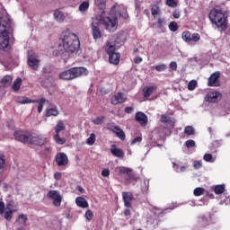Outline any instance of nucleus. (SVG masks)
I'll return each instance as SVG.
<instances>
[{
  "label": "nucleus",
  "mask_w": 230,
  "mask_h": 230,
  "mask_svg": "<svg viewBox=\"0 0 230 230\" xmlns=\"http://www.w3.org/2000/svg\"><path fill=\"white\" fill-rule=\"evenodd\" d=\"M12 82H13V76H12L11 75H6L0 80V93H1V94H5L6 93L4 89H6L7 87H10V85H12Z\"/></svg>",
  "instance_id": "obj_11"
},
{
  "label": "nucleus",
  "mask_w": 230,
  "mask_h": 230,
  "mask_svg": "<svg viewBox=\"0 0 230 230\" xmlns=\"http://www.w3.org/2000/svg\"><path fill=\"white\" fill-rule=\"evenodd\" d=\"M193 167L195 170H199V168H202V163L200 161H194Z\"/></svg>",
  "instance_id": "obj_55"
},
{
  "label": "nucleus",
  "mask_w": 230,
  "mask_h": 230,
  "mask_svg": "<svg viewBox=\"0 0 230 230\" xmlns=\"http://www.w3.org/2000/svg\"><path fill=\"white\" fill-rule=\"evenodd\" d=\"M125 102H127V98L123 96L122 93H118L117 94L113 95L111 99V105L125 103Z\"/></svg>",
  "instance_id": "obj_20"
},
{
  "label": "nucleus",
  "mask_w": 230,
  "mask_h": 230,
  "mask_svg": "<svg viewBox=\"0 0 230 230\" xmlns=\"http://www.w3.org/2000/svg\"><path fill=\"white\" fill-rule=\"evenodd\" d=\"M53 84H55V79L53 76H49V78L42 81V85L46 89H49V87H53Z\"/></svg>",
  "instance_id": "obj_33"
},
{
  "label": "nucleus",
  "mask_w": 230,
  "mask_h": 230,
  "mask_svg": "<svg viewBox=\"0 0 230 230\" xmlns=\"http://www.w3.org/2000/svg\"><path fill=\"white\" fill-rule=\"evenodd\" d=\"M0 215H4V202L0 201Z\"/></svg>",
  "instance_id": "obj_62"
},
{
  "label": "nucleus",
  "mask_w": 230,
  "mask_h": 230,
  "mask_svg": "<svg viewBox=\"0 0 230 230\" xmlns=\"http://www.w3.org/2000/svg\"><path fill=\"white\" fill-rule=\"evenodd\" d=\"M54 18L58 22H62L64 21V13L61 11L56 10L54 12Z\"/></svg>",
  "instance_id": "obj_36"
},
{
  "label": "nucleus",
  "mask_w": 230,
  "mask_h": 230,
  "mask_svg": "<svg viewBox=\"0 0 230 230\" xmlns=\"http://www.w3.org/2000/svg\"><path fill=\"white\" fill-rule=\"evenodd\" d=\"M89 75V70L84 66L71 67L70 69L65 70L58 75L60 80H75V78H80V76H87Z\"/></svg>",
  "instance_id": "obj_5"
},
{
  "label": "nucleus",
  "mask_w": 230,
  "mask_h": 230,
  "mask_svg": "<svg viewBox=\"0 0 230 230\" xmlns=\"http://www.w3.org/2000/svg\"><path fill=\"white\" fill-rule=\"evenodd\" d=\"M4 164H5L4 155H0V170H3V168H4Z\"/></svg>",
  "instance_id": "obj_59"
},
{
  "label": "nucleus",
  "mask_w": 230,
  "mask_h": 230,
  "mask_svg": "<svg viewBox=\"0 0 230 230\" xmlns=\"http://www.w3.org/2000/svg\"><path fill=\"white\" fill-rule=\"evenodd\" d=\"M195 197H200L206 193V190L202 187H198L193 190Z\"/></svg>",
  "instance_id": "obj_39"
},
{
  "label": "nucleus",
  "mask_w": 230,
  "mask_h": 230,
  "mask_svg": "<svg viewBox=\"0 0 230 230\" xmlns=\"http://www.w3.org/2000/svg\"><path fill=\"white\" fill-rule=\"evenodd\" d=\"M185 146L187 148H193L195 146V142L192 139H189L185 142Z\"/></svg>",
  "instance_id": "obj_50"
},
{
  "label": "nucleus",
  "mask_w": 230,
  "mask_h": 230,
  "mask_svg": "<svg viewBox=\"0 0 230 230\" xmlns=\"http://www.w3.org/2000/svg\"><path fill=\"white\" fill-rule=\"evenodd\" d=\"M111 152L114 157H119V159H123V157H125L123 149L116 147V145L111 146Z\"/></svg>",
  "instance_id": "obj_24"
},
{
  "label": "nucleus",
  "mask_w": 230,
  "mask_h": 230,
  "mask_svg": "<svg viewBox=\"0 0 230 230\" xmlns=\"http://www.w3.org/2000/svg\"><path fill=\"white\" fill-rule=\"evenodd\" d=\"M184 134L187 136H193L195 134V128H193L191 126H187L184 128Z\"/></svg>",
  "instance_id": "obj_41"
},
{
  "label": "nucleus",
  "mask_w": 230,
  "mask_h": 230,
  "mask_svg": "<svg viewBox=\"0 0 230 230\" xmlns=\"http://www.w3.org/2000/svg\"><path fill=\"white\" fill-rule=\"evenodd\" d=\"M39 66H40V59H39V56L35 54H31L30 56L31 69H33V71H37L39 69Z\"/></svg>",
  "instance_id": "obj_18"
},
{
  "label": "nucleus",
  "mask_w": 230,
  "mask_h": 230,
  "mask_svg": "<svg viewBox=\"0 0 230 230\" xmlns=\"http://www.w3.org/2000/svg\"><path fill=\"white\" fill-rule=\"evenodd\" d=\"M122 200L124 202L125 208H132V200H134V194L129 191L122 192Z\"/></svg>",
  "instance_id": "obj_14"
},
{
  "label": "nucleus",
  "mask_w": 230,
  "mask_h": 230,
  "mask_svg": "<svg viewBox=\"0 0 230 230\" xmlns=\"http://www.w3.org/2000/svg\"><path fill=\"white\" fill-rule=\"evenodd\" d=\"M84 217L86 218V220H88V222H91V220H93V218H94V214L93 213L92 210H87L84 214Z\"/></svg>",
  "instance_id": "obj_44"
},
{
  "label": "nucleus",
  "mask_w": 230,
  "mask_h": 230,
  "mask_svg": "<svg viewBox=\"0 0 230 230\" xmlns=\"http://www.w3.org/2000/svg\"><path fill=\"white\" fill-rule=\"evenodd\" d=\"M96 143V135L94 133H91L90 137L86 139V144L89 146H93Z\"/></svg>",
  "instance_id": "obj_38"
},
{
  "label": "nucleus",
  "mask_w": 230,
  "mask_h": 230,
  "mask_svg": "<svg viewBox=\"0 0 230 230\" xmlns=\"http://www.w3.org/2000/svg\"><path fill=\"white\" fill-rule=\"evenodd\" d=\"M172 17H173V19H179L181 17V12H179L177 10L173 11Z\"/></svg>",
  "instance_id": "obj_61"
},
{
  "label": "nucleus",
  "mask_w": 230,
  "mask_h": 230,
  "mask_svg": "<svg viewBox=\"0 0 230 230\" xmlns=\"http://www.w3.org/2000/svg\"><path fill=\"white\" fill-rule=\"evenodd\" d=\"M105 50L107 55H109L110 64L118 66V64H119V58H121V54H119V52H116V45L111 41H108Z\"/></svg>",
  "instance_id": "obj_6"
},
{
  "label": "nucleus",
  "mask_w": 230,
  "mask_h": 230,
  "mask_svg": "<svg viewBox=\"0 0 230 230\" xmlns=\"http://www.w3.org/2000/svg\"><path fill=\"white\" fill-rule=\"evenodd\" d=\"M62 48L65 53L62 54L63 60H67L71 57V53H75L80 49V40L78 36L75 33L65 32L63 38L61 39Z\"/></svg>",
  "instance_id": "obj_4"
},
{
  "label": "nucleus",
  "mask_w": 230,
  "mask_h": 230,
  "mask_svg": "<svg viewBox=\"0 0 230 230\" xmlns=\"http://www.w3.org/2000/svg\"><path fill=\"white\" fill-rule=\"evenodd\" d=\"M203 159L206 163H215V158H213V155L211 154H205Z\"/></svg>",
  "instance_id": "obj_43"
},
{
  "label": "nucleus",
  "mask_w": 230,
  "mask_h": 230,
  "mask_svg": "<svg viewBox=\"0 0 230 230\" xmlns=\"http://www.w3.org/2000/svg\"><path fill=\"white\" fill-rule=\"evenodd\" d=\"M107 3V0H95V4L99 10H101L102 13L100 15L99 22L100 24H102V26H105L106 30L108 31H116L118 30V16L116 14V4L113 5L110 11L109 15L105 16V4Z\"/></svg>",
  "instance_id": "obj_1"
},
{
  "label": "nucleus",
  "mask_w": 230,
  "mask_h": 230,
  "mask_svg": "<svg viewBox=\"0 0 230 230\" xmlns=\"http://www.w3.org/2000/svg\"><path fill=\"white\" fill-rule=\"evenodd\" d=\"M4 218H5V220H8V221H10V220H12V218H13V210H12V208H5V212H4Z\"/></svg>",
  "instance_id": "obj_34"
},
{
  "label": "nucleus",
  "mask_w": 230,
  "mask_h": 230,
  "mask_svg": "<svg viewBox=\"0 0 230 230\" xmlns=\"http://www.w3.org/2000/svg\"><path fill=\"white\" fill-rule=\"evenodd\" d=\"M141 62H143V58L137 57L134 58V64H141Z\"/></svg>",
  "instance_id": "obj_64"
},
{
  "label": "nucleus",
  "mask_w": 230,
  "mask_h": 230,
  "mask_svg": "<svg viewBox=\"0 0 230 230\" xmlns=\"http://www.w3.org/2000/svg\"><path fill=\"white\" fill-rule=\"evenodd\" d=\"M124 39H125V37L123 36V32H119L116 35L115 42H117L118 44H121V42H123Z\"/></svg>",
  "instance_id": "obj_47"
},
{
  "label": "nucleus",
  "mask_w": 230,
  "mask_h": 230,
  "mask_svg": "<svg viewBox=\"0 0 230 230\" xmlns=\"http://www.w3.org/2000/svg\"><path fill=\"white\" fill-rule=\"evenodd\" d=\"M200 40V34L195 32L190 37V42H199Z\"/></svg>",
  "instance_id": "obj_48"
},
{
  "label": "nucleus",
  "mask_w": 230,
  "mask_h": 230,
  "mask_svg": "<svg viewBox=\"0 0 230 230\" xmlns=\"http://www.w3.org/2000/svg\"><path fill=\"white\" fill-rule=\"evenodd\" d=\"M30 103H38V112H42V109H44V104L46 103V99L40 98L38 100H30Z\"/></svg>",
  "instance_id": "obj_26"
},
{
  "label": "nucleus",
  "mask_w": 230,
  "mask_h": 230,
  "mask_svg": "<svg viewBox=\"0 0 230 230\" xmlns=\"http://www.w3.org/2000/svg\"><path fill=\"white\" fill-rule=\"evenodd\" d=\"M108 130H111V132H113L119 137V139H121V141H125V131L121 129L119 126L114 125V123L108 124Z\"/></svg>",
  "instance_id": "obj_12"
},
{
  "label": "nucleus",
  "mask_w": 230,
  "mask_h": 230,
  "mask_svg": "<svg viewBox=\"0 0 230 230\" xmlns=\"http://www.w3.org/2000/svg\"><path fill=\"white\" fill-rule=\"evenodd\" d=\"M92 28V35L94 40H98V39H102V31L100 30V24L98 22H93L91 24Z\"/></svg>",
  "instance_id": "obj_19"
},
{
  "label": "nucleus",
  "mask_w": 230,
  "mask_h": 230,
  "mask_svg": "<svg viewBox=\"0 0 230 230\" xmlns=\"http://www.w3.org/2000/svg\"><path fill=\"white\" fill-rule=\"evenodd\" d=\"M14 138L16 141H21V143H30V137L24 134V131H15L14 134Z\"/></svg>",
  "instance_id": "obj_21"
},
{
  "label": "nucleus",
  "mask_w": 230,
  "mask_h": 230,
  "mask_svg": "<svg viewBox=\"0 0 230 230\" xmlns=\"http://www.w3.org/2000/svg\"><path fill=\"white\" fill-rule=\"evenodd\" d=\"M124 111L127 114H132V112H134V108L133 107H126Z\"/></svg>",
  "instance_id": "obj_63"
},
{
  "label": "nucleus",
  "mask_w": 230,
  "mask_h": 230,
  "mask_svg": "<svg viewBox=\"0 0 230 230\" xmlns=\"http://www.w3.org/2000/svg\"><path fill=\"white\" fill-rule=\"evenodd\" d=\"M30 143L31 145H36V146H42L46 143V138L40 136H31Z\"/></svg>",
  "instance_id": "obj_23"
},
{
  "label": "nucleus",
  "mask_w": 230,
  "mask_h": 230,
  "mask_svg": "<svg viewBox=\"0 0 230 230\" xmlns=\"http://www.w3.org/2000/svg\"><path fill=\"white\" fill-rule=\"evenodd\" d=\"M181 38L184 42H191V32L190 31H185L181 33Z\"/></svg>",
  "instance_id": "obj_37"
},
{
  "label": "nucleus",
  "mask_w": 230,
  "mask_h": 230,
  "mask_svg": "<svg viewBox=\"0 0 230 230\" xmlns=\"http://www.w3.org/2000/svg\"><path fill=\"white\" fill-rule=\"evenodd\" d=\"M56 163L58 166H67L69 163V159L67 158V155L65 153H58L56 155Z\"/></svg>",
  "instance_id": "obj_16"
},
{
  "label": "nucleus",
  "mask_w": 230,
  "mask_h": 230,
  "mask_svg": "<svg viewBox=\"0 0 230 230\" xmlns=\"http://www.w3.org/2000/svg\"><path fill=\"white\" fill-rule=\"evenodd\" d=\"M221 97L222 93H220V92H210L205 96V102H208V103H217Z\"/></svg>",
  "instance_id": "obj_15"
},
{
  "label": "nucleus",
  "mask_w": 230,
  "mask_h": 230,
  "mask_svg": "<svg viewBox=\"0 0 230 230\" xmlns=\"http://www.w3.org/2000/svg\"><path fill=\"white\" fill-rule=\"evenodd\" d=\"M160 12L159 6H154L151 8L152 15H158Z\"/></svg>",
  "instance_id": "obj_53"
},
{
  "label": "nucleus",
  "mask_w": 230,
  "mask_h": 230,
  "mask_svg": "<svg viewBox=\"0 0 230 230\" xmlns=\"http://www.w3.org/2000/svg\"><path fill=\"white\" fill-rule=\"evenodd\" d=\"M208 19L211 24L216 26L218 31H226L229 22V11L220 4H216L209 10Z\"/></svg>",
  "instance_id": "obj_2"
},
{
  "label": "nucleus",
  "mask_w": 230,
  "mask_h": 230,
  "mask_svg": "<svg viewBox=\"0 0 230 230\" xmlns=\"http://www.w3.org/2000/svg\"><path fill=\"white\" fill-rule=\"evenodd\" d=\"M143 141V137H135L132 141H131V145H139V143H141Z\"/></svg>",
  "instance_id": "obj_52"
},
{
  "label": "nucleus",
  "mask_w": 230,
  "mask_h": 230,
  "mask_svg": "<svg viewBox=\"0 0 230 230\" xmlns=\"http://www.w3.org/2000/svg\"><path fill=\"white\" fill-rule=\"evenodd\" d=\"M226 191V185H216L214 187V193L216 195H222Z\"/></svg>",
  "instance_id": "obj_35"
},
{
  "label": "nucleus",
  "mask_w": 230,
  "mask_h": 230,
  "mask_svg": "<svg viewBox=\"0 0 230 230\" xmlns=\"http://www.w3.org/2000/svg\"><path fill=\"white\" fill-rule=\"evenodd\" d=\"M154 67L155 71H157L158 73H161L162 71H166V68H167L165 64L156 65Z\"/></svg>",
  "instance_id": "obj_45"
},
{
  "label": "nucleus",
  "mask_w": 230,
  "mask_h": 230,
  "mask_svg": "<svg viewBox=\"0 0 230 230\" xmlns=\"http://www.w3.org/2000/svg\"><path fill=\"white\" fill-rule=\"evenodd\" d=\"M197 226L199 227H208L209 226V220H208V217H200L198 218Z\"/></svg>",
  "instance_id": "obj_32"
},
{
  "label": "nucleus",
  "mask_w": 230,
  "mask_h": 230,
  "mask_svg": "<svg viewBox=\"0 0 230 230\" xmlns=\"http://www.w3.org/2000/svg\"><path fill=\"white\" fill-rule=\"evenodd\" d=\"M167 6H171V8H175L177 6V3L175 0H166Z\"/></svg>",
  "instance_id": "obj_51"
},
{
  "label": "nucleus",
  "mask_w": 230,
  "mask_h": 230,
  "mask_svg": "<svg viewBox=\"0 0 230 230\" xmlns=\"http://www.w3.org/2000/svg\"><path fill=\"white\" fill-rule=\"evenodd\" d=\"M166 19L164 18H158L157 22L153 23V28H157V30H160L163 33L166 31Z\"/></svg>",
  "instance_id": "obj_22"
},
{
  "label": "nucleus",
  "mask_w": 230,
  "mask_h": 230,
  "mask_svg": "<svg viewBox=\"0 0 230 230\" xmlns=\"http://www.w3.org/2000/svg\"><path fill=\"white\" fill-rule=\"evenodd\" d=\"M135 119L141 125V127H146L148 123V117L143 111L137 112Z\"/></svg>",
  "instance_id": "obj_17"
},
{
  "label": "nucleus",
  "mask_w": 230,
  "mask_h": 230,
  "mask_svg": "<svg viewBox=\"0 0 230 230\" xmlns=\"http://www.w3.org/2000/svg\"><path fill=\"white\" fill-rule=\"evenodd\" d=\"M169 67H170V69H172V71H177V62L172 61L169 64Z\"/></svg>",
  "instance_id": "obj_57"
},
{
  "label": "nucleus",
  "mask_w": 230,
  "mask_h": 230,
  "mask_svg": "<svg viewBox=\"0 0 230 230\" xmlns=\"http://www.w3.org/2000/svg\"><path fill=\"white\" fill-rule=\"evenodd\" d=\"M115 172L120 176L123 177V175H127L129 181L134 180L135 174L134 170L128 167L125 166H119L115 169Z\"/></svg>",
  "instance_id": "obj_9"
},
{
  "label": "nucleus",
  "mask_w": 230,
  "mask_h": 230,
  "mask_svg": "<svg viewBox=\"0 0 230 230\" xmlns=\"http://www.w3.org/2000/svg\"><path fill=\"white\" fill-rule=\"evenodd\" d=\"M48 199L53 200L52 204L55 208H60L62 205V196L58 190H49L47 194Z\"/></svg>",
  "instance_id": "obj_8"
},
{
  "label": "nucleus",
  "mask_w": 230,
  "mask_h": 230,
  "mask_svg": "<svg viewBox=\"0 0 230 230\" xmlns=\"http://www.w3.org/2000/svg\"><path fill=\"white\" fill-rule=\"evenodd\" d=\"M54 129L56 134L53 136V139L56 141L57 145L66 144V138L60 137V132H62V130H66V124H64V120H58Z\"/></svg>",
  "instance_id": "obj_7"
},
{
  "label": "nucleus",
  "mask_w": 230,
  "mask_h": 230,
  "mask_svg": "<svg viewBox=\"0 0 230 230\" xmlns=\"http://www.w3.org/2000/svg\"><path fill=\"white\" fill-rule=\"evenodd\" d=\"M103 121H105V116H99L93 120V123L94 125H102Z\"/></svg>",
  "instance_id": "obj_42"
},
{
  "label": "nucleus",
  "mask_w": 230,
  "mask_h": 230,
  "mask_svg": "<svg viewBox=\"0 0 230 230\" xmlns=\"http://www.w3.org/2000/svg\"><path fill=\"white\" fill-rule=\"evenodd\" d=\"M157 87L155 86H146L143 89L144 98H150Z\"/></svg>",
  "instance_id": "obj_28"
},
{
  "label": "nucleus",
  "mask_w": 230,
  "mask_h": 230,
  "mask_svg": "<svg viewBox=\"0 0 230 230\" xmlns=\"http://www.w3.org/2000/svg\"><path fill=\"white\" fill-rule=\"evenodd\" d=\"M197 87V81L192 80L188 84V89L189 91H195V88Z\"/></svg>",
  "instance_id": "obj_49"
},
{
  "label": "nucleus",
  "mask_w": 230,
  "mask_h": 230,
  "mask_svg": "<svg viewBox=\"0 0 230 230\" xmlns=\"http://www.w3.org/2000/svg\"><path fill=\"white\" fill-rule=\"evenodd\" d=\"M75 203L79 208H89V203L87 202V199L83 197H78L75 199Z\"/></svg>",
  "instance_id": "obj_27"
},
{
  "label": "nucleus",
  "mask_w": 230,
  "mask_h": 230,
  "mask_svg": "<svg viewBox=\"0 0 230 230\" xmlns=\"http://www.w3.org/2000/svg\"><path fill=\"white\" fill-rule=\"evenodd\" d=\"M172 164L175 172H177L178 173L181 172H186V169L188 168V164H185L184 165H181L182 164V163L181 162H179L178 164L173 163Z\"/></svg>",
  "instance_id": "obj_31"
},
{
  "label": "nucleus",
  "mask_w": 230,
  "mask_h": 230,
  "mask_svg": "<svg viewBox=\"0 0 230 230\" xmlns=\"http://www.w3.org/2000/svg\"><path fill=\"white\" fill-rule=\"evenodd\" d=\"M101 175H102V177H109L111 175V170L109 169H102Z\"/></svg>",
  "instance_id": "obj_54"
},
{
  "label": "nucleus",
  "mask_w": 230,
  "mask_h": 230,
  "mask_svg": "<svg viewBox=\"0 0 230 230\" xmlns=\"http://www.w3.org/2000/svg\"><path fill=\"white\" fill-rule=\"evenodd\" d=\"M26 222H28V216L20 215L13 224V230H26Z\"/></svg>",
  "instance_id": "obj_10"
},
{
  "label": "nucleus",
  "mask_w": 230,
  "mask_h": 230,
  "mask_svg": "<svg viewBox=\"0 0 230 230\" xmlns=\"http://www.w3.org/2000/svg\"><path fill=\"white\" fill-rule=\"evenodd\" d=\"M208 87H220V72L213 73L208 81Z\"/></svg>",
  "instance_id": "obj_13"
},
{
  "label": "nucleus",
  "mask_w": 230,
  "mask_h": 230,
  "mask_svg": "<svg viewBox=\"0 0 230 230\" xmlns=\"http://www.w3.org/2000/svg\"><path fill=\"white\" fill-rule=\"evenodd\" d=\"M42 152L44 155L51 154V146H44Z\"/></svg>",
  "instance_id": "obj_58"
},
{
  "label": "nucleus",
  "mask_w": 230,
  "mask_h": 230,
  "mask_svg": "<svg viewBox=\"0 0 230 230\" xmlns=\"http://www.w3.org/2000/svg\"><path fill=\"white\" fill-rule=\"evenodd\" d=\"M89 10V2L84 1L79 5L80 12H87Z\"/></svg>",
  "instance_id": "obj_40"
},
{
  "label": "nucleus",
  "mask_w": 230,
  "mask_h": 230,
  "mask_svg": "<svg viewBox=\"0 0 230 230\" xmlns=\"http://www.w3.org/2000/svg\"><path fill=\"white\" fill-rule=\"evenodd\" d=\"M59 114H60V112L58 111V109H57V107L47 108V110H46V117L47 118H51V116L57 117Z\"/></svg>",
  "instance_id": "obj_29"
},
{
  "label": "nucleus",
  "mask_w": 230,
  "mask_h": 230,
  "mask_svg": "<svg viewBox=\"0 0 230 230\" xmlns=\"http://www.w3.org/2000/svg\"><path fill=\"white\" fill-rule=\"evenodd\" d=\"M64 53H66V50H54L53 51L54 57H61V58H62V55H64Z\"/></svg>",
  "instance_id": "obj_56"
},
{
  "label": "nucleus",
  "mask_w": 230,
  "mask_h": 230,
  "mask_svg": "<svg viewBox=\"0 0 230 230\" xmlns=\"http://www.w3.org/2000/svg\"><path fill=\"white\" fill-rule=\"evenodd\" d=\"M161 123H167L171 128L175 127V120L169 117L167 114H163L160 119Z\"/></svg>",
  "instance_id": "obj_25"
},
{
  "label": "nucleus",
  "mask_w": 230,
  "mask_h": 230,
  "mask_svg": "<svg viewBox=\"0 0 230 230\" xmlns=\"http://www.w3.org/2000/svg\"><path fill=\"white\" fill-rule=\"evenodd\" d=\"M21 85H22V79H21V77H18L13 83V85L11 86V89L14 93H19V89H21Z\"/></svg>",
  "instance_id": "obj_30"
},
{
  "label": "nucleus",
  "mask_w": 230,
  "mask_h": 230,
  "mask_svg": "<svg viewBox=\"0 0 230 230\" xmlns=\"http://www.w3.org/2000/svg\"><path fill=\"white\" fill-rule=\"evenodd\" d=\"M15 24L8 14L0 13V49L6 50L10 46V34L13 33Z\"/></svg>",
  "instance_id": "obj_3"
},
{
  "label": "nucleus",
  "mask_w": 230,
  "mask_h": 230,
  "mask_svg": "<svg viewBox=\"0 0 230 230\" xmlns=\"http://www.w3.org/2000/svg\"><path fill=\"white\" fill-rule=\"evenodd\" d=\"M169 30L171 31H177V30H179V25L175 22H171L169 23Z\"/></svg>",
  "instance_id": "obj_46"
},
{
  "label": "nucleus",
  "mask_w": 230,
  "mask_h": 230,
  "mask_svg": "<svg viewBox=\"0 0 230 230\" xmlns=\"http://www.w3.org/2000/svg\"><path fill=\"white\" fill-rule=\"evenodd\" d=\"M29 102H30L29 98L22 97L18 99V103L24 104V103H28Z\"/></svg>",
  "instance_id": "obj_60"
}]
</instances>
